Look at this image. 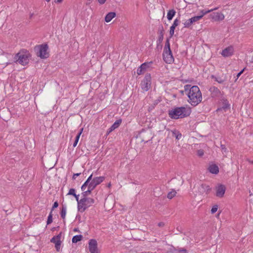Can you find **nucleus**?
I'll return each instance as SVG.
<instances>
[{
    "instance_id": "1",
    "label": "nucleus",
    "mask_w": 253,
    "mask_h": 253,
    "mask_svg": "<svg viewBox=\"0 0 253 253\" xmlns=\"http://www.w3.org/2000/svg\"><path fill=\"white\" fill-rule=\"evenodd\" d=\"M187 95L189 98L188 102L193 106H197L202 101V93L197 85L192 86Z\"/></svg>"
},
{
    "instance_id": "2",
    "label": "nucleus",
    "mask_w": 253,
    "mask_h": 253,
    "mask_svg": "<svg viewBox=\"0 0 253 253\" xmlns=\"http://www.w3.org/2000/svg\"><path fill=\"white\" fill-rule=\"evenodd\" d=\"M191 112L190 108H187L184 107H175L169 111V115L171 119H178L189 116Z\"/></svg>"
},
{
    "instance_id": "3",
    "label": "nucleus",
    "mask_w": 253,
    "mask_h": 253,
    "mask_svg": "<svg viewBox=\"0 0 253 253\" xmlns=\"http://www.w3.org/2000/svg\"><path fill=\"white\" fill-rule=\"evenodd\" d=\"M31 57V54L29 51L25 49L20 50L14 56L15 62L25 66L27 65Z\"/></svg>"
},
{
    "instance_id": "4",
    "label": "nucleus",
    "mask_w": 253,
    "mask_h": 253,
    "mask_svg": "<svg viewBox=\"0 0 253 253\" xmlns=\"http://www.w3.org/2000/svg\"><path fill=\"white\" fill-rule=\"evenodd\" d=\"M94 200L91 198H82L79 202L78 211L81 212H84L86 209L94 203Z\"/></svg>"
},
{
    "instance_id": "5",
    "label": "nucleus",
    "mask_w": 253,
    "mask_h": 253,
    "mask_svg": "<svg viewBox=\"0 0 253 253\" xmlns=\"http://www.w3.org/2000/svg\"><path fill=\"white\" fill-rule=\"evenodd\" d=\"M48 48V45L45 43L36 46L34 47V50L36 52L38 56L42 59H45L49 56V53L47 52Z\"/></svg>"
},
{
    "instance_id": "6",
    "label": "nucleus",
    "mask_w": 253,
    "mask_h": 253,
    "mask_svg": "<svg viewBox=\"0 0 253 253\" xmlns=\"http://www.w3.org/2000/svg\"><path fill=\"white\" fill-rule=\"evenodd\" d=\"M151 84V76L150 74L147 73L145 75L143 81L141 82V88L144 91H148L150 87Z\"/></svg>"
},
{
    "instance_id": "7",
    "label": "nucleus",
    "mask_w": 253,
    "mask_h": 253,
    "mask_svg": "<svg viewBox=\"0 0 253 253\" xmlns=\"http://www.w3.org/2000/svg\"><path fill=\"white\" fill-rule=\"evenodd\" d=\"M105 179L104 176H99L94 177L91 182L89 183L88 187L89 189L92 191L101 182H102Z\"/></svg>"
},
{
    "instance_id": "8",
    "label": "nucleus",
    "mask_w": 253,
    "mask_h": 253,
    "mask_svg": "<svg viewBox=\"0 0 253 253\" xmlns=\"http://www.w3.org/2000/svg\"><path fill=\"white\" fill-rule=\"evenodd\" d=\"M88 249L90 253H99L97 242L95 239H90L88 242Z\"/></svg>"
},
{
    "instance_id": "9",
    "label": "nucleus",
    "mask_w": 253,
    "mask_h": 253,
    "mask_svg": "<svg viewBox=\"0 0 253 253\" xmlns=\"http://www.w3.org/2000/svg\"><path fill=\"white\" fill-rule=\"evenodd\" d=\"M163 59L166 63L171 64L174 61V58L172 52L169 51H164L163 53Z\"/></svg>"
},
{
    "instance_id": "10",
    "label": "nucleus",
    "mask_w": 253,
    "mask_h": 253,
    "mask_svg": "<svg viewBox=\"0 0 253 253\" xmlns=\"http://www.w3.org/2000/svg\"><path fill=\"white\" fill-rule=\"evenodd\" d=\"M61 237V232L60 233L57 235L53 237L50 240V242L51 243L55 244V247L57 252H59L60 249V246L61 243V241L60 240Z\"/></svg>"
},
{
    "instance_id": "11",
    "label": "nucleus",
    "mask_w": 253,
    "mask_h": 253,
    "mask_svg": "<svg viewBox=\"0 0 253 253\" xmlns=\"http://www.w3.org/2000/svg\"><path fill=\"white\" fill-rule=\"evenodd\" d=\"M209 91L212 98L220 97L223 95L221 91L217 87L214 86H211L209 89Z\"/></svg>"
},
{
    "instance_id": "12",
    "label": "nucleus",
    "mask_w": 253,
    "mask_h": 253,
    "mask_svg": "<svg viewBox=\"0 0 253 253\" xmlns=\"http://www.w3.org/2000/svg\"><path fill=\"white\" fill-rule=\"evenodd\" d=\"M164 29L162 25L159 26L158 34L159 35L158 39L157 41V46L160 45L161 47H162V45L161 44L163 39H164Z\"/></svg>"
},
{
    "instance_id": "13",
    "label": "nucleus",
    "mask_w": 253,
    "mask_h": 253,
    "mask_svg": "<svg viewBox=\"0 0 253 253\" xmlns=\"http://www.w3.org/2000/svg\"><path fill=\"white\" fill-rule=\"evenodd\" d=\"M153 63L152 61H150L149 62H145L142 64L137 69V74L138 75H141L143 74L146 70L150 67V65Z\"/></svg>"
},
{
    "instance_id": "14",
    "label": "nucleus",
    "mask_w": 253,
    "mask_h": 253,
    "mask_svg": "<svg viewBox=\"0 0 253 253\" xmlns=\"http://www.w3.org/2000/svg\"><path fill=\"white\" fill-rule=\"evenodd\" d=\"M226 190L225 186L224 185L220 184L216 187V196L221 198L223 197Z\"/></svg>"
},
{
    "instance_id": "15",
    "label": "nucleus",
    "mask_w": 253,
    "mask_h": 253,
    "mask_svg": "<svg viewBox=\"0 0 253 253\" xmlns=\"http://www.w3.org/2000/svg\"><path fill=\"white\" fill-rule=\"evenodd\" d=\"M233 51L232 46H228L222 51L221 55L224 57H229L233 54Z\"/></svg>"
},
{
    "instance_id": "16",
    "label": "nucleus",
    "mask_w": 253,
    "mask_h": 253,
    "mask_svg": "<svg viewBox=\"0 0 253 253\" xmlns=\"http://www.w3.org/2000/svg\"><path fill=\"white\" fill-rule=\"evenodd\" d=\"M187 251L184 248H175L173 247H171L169 249L167 253H187Z\"/></svg>"
},
{
    "instance_id": "17",
    "label": "nucleus",
    "mask_w": 253,
    "mask_h": 253,
    "mask_svg": "<svg viewBox=\"0 0 253 253\" xmlns=\"http://www.w3.org/2000/svg\"><path fill=\"white\" fill-rule=\"evenodd\" d=\"M211 17L215 21L222 20L224 18V15L221 12H213L211 14Z\"/></svg>"
},
{
    "instance_id": "18",
    "label": "nucleus",
    "mask_w": 253,
    "mask_h": 253,
    "mask_svg": "<svg viewBox=\"0 0 253 253\" xmlns=\"http://www.w3.org/2000/svg\"><path fill=\"white\" fill-rule=\"evenodd\" d=\"M209 171L212 173L216 174L219 172V168L215 164L210 165L208 168Z\"/></svg>"
},
{
    "instance_id": "19",
    "label": "nucleus",
    "mask_w": 253,
    "mask_h": 253,
    "mask_svg": "<svg viewBox=\"0 0 253 253\" xmlns=\"http://www.w3.org/2000/svg\"><path fill=\"white\" fill-rule=\"evenodd\" d=\"M116 15V13L114 12H109L105 17V21L107 23L109 22Z\"/></svg>"
},
{
    "instance_id": "20",
    "label": "nucleus",
    "mask_w": 253,
    "mask_h": 253,
    "mask_svg": "<svg viewBox=\"0 0 253 253\" xmlns=\"http://www.w3.org/2000/svg\"><path fill=\"white\" fill-rule=\"evenodd\" d=\"M172 136L175 137L177 140H179L181 138V133L176 129L173 130L172 131Z\"/></svg>"
},
{
    "instance_id": "21",
    "label": "nucleus",
    "mask_w": 253,
    "mask_h": 253,
    "mask_svg": "<svg viewBox=\"0 0 253 253\" xmlns=\"http://www.w3.org/2000/svg\"><path fill=\"white\" fill-rule=\"evenodd\" d=\"M222 108L223 110H226L227 109H229L230 108V104L229 103V102L226 99L223 98L222 99Z\"/></svg>"
},
{
    "instance_id": "22",
    "label": "nucleus",
    "mask_w": 253,
    "mask_h": 253,
    "mask_svg": "<svg viewBox=\"0 0 253 253\" xmlns=\"http://www.w3.org/2000/svg\"><path fill=\"white\" fill-rule=\"evenodd\" d=\"M201 187L202 189V191L203 192H206V193H209L211 190V188L210 187V186L205 184H201Z\"/></svg>"
},
{
    "instance_id": "23",
    "label": "nucleus",
    "mask_w": 253,
    "mask_h": 253,
    "mask_svg": "<svg viewBox=\"0 0 253 253\" xmlns=\"http://www.w3.org/2000/svg\"><path fill=\"white\" fill-rule=\"evenodd\" d=\"M122 123V120L119 119L117 120L110 127L111 130H114L116 128H118Z\"/></svg>"
},
{
    "instance_id": "24",
    "label": "nucleus",
    "mask_w": 253,
    "mask_h": 253,
    "mask_svg": "<svg viewBox=\"0 0 253 253\" xmlns=\"http://www.w3.org/2000/svg\"><path fill=\"white\" fill-rule=\"evenodd\" d=\"M175 13L176 12L173 9L169 10L167 14L168 19L169 20H171L175 15Z\"/></svg>"
},
{
    "instance_id": "25",
    "label": "nucleus",
    "mask_w": 253,
    "mask_h": 253,
    "mask_svg": "<svg viewBox=\"0 0 253 253\" xmlns=\"http://www.w3.org/2000/svg\"><path fill=\"white\" fill-rule=\"evenodd\" d=\"M83 236L82 235H77L73 236L72 238V243H77L78 242L81 241L83 239Z\"/></svg>"
},
{
    "instance_id": "26",
    "label": "nucleus",
    "mask_w": 253,
    "mask_h": 253,
    "mask_svg": "<svg viewBox=\"0 0 253 253\" xmlns=\"http://www.w3.org/2000/svg\"><path fill=\"white\" fill-rule=\"evenodd\" d=\"M83 128H82L80 129V131L78 132V134L76 136V138H75L74 143L73 144L74 147H75L77 146V145L78 143L80 137L82 133L83 132Z\"/></svg>"
},
{
    "instance_id": "27",
    "label": "nucleus",
    "mask_w": 253,
    "mask_h": 253,
    "mask_svg": "<svg viewBox=\"0 0 253 253\" xmlns=\"http://www.w3.org/2000/svg\"><path fill=\"white\" fill-rule=\"evenodd\" d=\"M211 78L212 79H214L216 82H217L219 84H222L225 81V79H222L220 77H216L213 75H211Z\"/></svg>"
},
{
    "instance_id": "28",
    "label": "nucleus",
    "mask_w": 253,
    "mask_h": 253,
    "mask_svg": "<svg viewBox=\"0 0 253 253\" xmlns=\"http://www.w3.org/2000/svg\"><path fill=\"white\" fill-rule=\"evenodd\" d=\"M66 207L65 206L63 205L61 210V212H60L61 217L62 218V219H65V216H66Z\"/></svg>"
},
{
    "instance_id": "29",
    "label": "nucleus",
    "mask_w": 253,
    "mask_h": 253,
    "mask_svg": "<svg viewBox=\"0 0 253 253\" xmlns=\"http://www.w3.org/2000/svg\"><path fill=\"white\" fill-rule=\"evenodd\" d=\"M92 192V190L90 189H89V187H88L87 190L85 191V190L83 191V192L82 193V195L83 198H87V196L90 194Z\"/></svg>"
},
{
    "instance_id": "30",
    "label": "nucleus",
    "mask_w": 253,
    "mask_h": 253,
    "mask_svg": "<svg viewBox=\"0 0 253 253\" xmlns=\"http://www.w3.org/2000/svg\"><path fill=\"white\" fill-rule=\"evenodd\" d=\"M170 50V43H169V38H167L166 42V44L165 45L164 51H169Z\"/></svg>"
},
{
    "instance_id": "31",
    "label": "nucleus",
    "mask_w": 253,
    "mask_h": 253,
    "mask_svg": "<svg viewBox=\"0 0 253 253\" xmlns=\"http://www.w3.org/2000/svg\"><path fill=\"white\" fill-rule=\"evenodd\" d=\"M176 192L175 190H172L168 194L167 197L169 199H171L173 197L175 196Z\"/></svg>"
},
{
    "instance_id": "32",
    "label": "nucleus",
    "mask_w": 253,
    "mask_h": 253,
    "mask_svg": "<svg viewBox=\"0 0 253 253\" xmlns=\"http://www.w3.org/2000/svg\"><path fill=\"white\" fill-rule=\"evenodd\" d=\"M213 9H211V10H205L203 9L200 11L201 14L199 16H201V19L202 17L206 15V14L212 11Z\"/></svg>"
},
{
    "instance_id": "33",
    "label": "nucleus",
    "mask_w": 253,
    "mask_h": 253,
    "mask_svg": "<svg viewBox=\"0 0 253 253\" xmlns=\"http://www.w3.org/2000/svg\"><path fill=\"white\" fill-rule=\"evenodd\" d=\"M52 222V211H51L48 217H47L46 224H47V225H49V224H51Z\"/></svg>"
},
{
    "instance_id": "34",
    "label": "nucleus",
    "mask_w": 253,
    "mask_h": 253,
    "mask_svg": "<svg viewBox=\"0 0 253 253\" xmlns=\"http://www.w3.org/2000/svg\"><path fill=\"white\" fill-rule=\"evenodd\" d=\"M89 183H90L89 182L86 180L85 181V182L82 185V186L81 187V190L83 191H84L86 189V187L87 186H88Z\"/></svg>"
},
{
    "instance_id": "35",
    "label": "nucleus",
    "mask_w": 253,
    "mask_h": 253,
    "mask_svg": "<svg viewBox=\"0 0 253 253\" xmlns=\"http://www.w3.org/2000/svg\"><path fill=\"white\" fill-rule=\"evenodd\" d=\"M175 27L171 26V27H170V30H169V35H170V38H171L173 35H174V30H175Z\"/></svg>"
},
{
    "instance_id": "36",
    "label": "nucleus",
    "mask_w": 253,
    "mask_h": 253,
    "mask_svg": "<svg viewBox=\"0 0 253 253\" xmlns=\"http://www.w3.org/2000/svg\"><path fill=\"white\" fill-rule=\"evenodd\" d=\"M218 209V206L217 205H214L212 207V208L211 209V213H214L216 212Z\"/></svg>"
},
{
    "instance_id": "37",
    "label": "nucleus",
    "mask_w": 253,
    "mask_h": 253,
    "mask_svg": "<svg viewBox=\"0 0 253 253\" xmlns=\"http://www.w3.org/2000/svg\"><path fill=\"white\" fill-rule=\"evenodd\" d=\"M191 18L193 20L194 23H195V22L200 20L201 19V16L198 15V16H194V17H192Z\"/></svg>"
},
{
    "instance_id": "38",
    "label": "nucleus",
    "mask_w": 253,
    "mask_h": 253,
    "mask_svg": "<svg viewBox=\"0 0 253 253\" xmlns=\"http://www.w3.org/2000/svg\"><path fill=\"white\" fill-rule=\"evenodd\" d=\"M191 25V23L188 19L184 23L185 28H189Z\"/></svg>"
},
{
    "instance_id": "39",
    "label": "nucleus",
    "mask_w": 253,
    "mask_h": 253,
    "mask_svg": "<svg viewBox=\"0 0 253 253\" xmlns=\"http://www.w3.org/2000/svg\"><path fill=\"white\" fill-rule=\"evenodd\" d=\"M76 194L75 193V189L74 188H71L69 192L68 193V195H73V196Z\"/></svg>"
},
{
    "instance_id": "40",
    "label": "nucleus",
    "mask_w": 253,
    "mask_h": 253,
    "mask_svg": "<svg viewBox=\"0 0 253 253\" xmlns=\"http://www.w3.org/2000/svg\"><path fill=\"white\" fill-rule=\"evenodd\" d=\"M191 85L190 84H186L184 85V91H190V88H191Z\"/></svg>"
},
{
    "instance_id": "41",
    "label": "nucleus",
    "mask_w": 253,
    "mask_h": 253,
    "mask_svg": "<svg viewBox=\"0 0 253 253\" xmlns=\"http://www.w3.org/2000/svg\"><path fill=\"white\" fill-rule=\"evenodd\" d=\"M179 20H178L177 19H175L173 22V23L172 24V25L171 26L175 28L176 26H177L179 25Z\"/></svg>"
},
{
    "instance_id": "42",
    "label": "nucleus",
    "mask_w": 253,
    "mask_h": 253,
    "mask_svg": "<svg viewBox=\"0 0 253 253\" xmlns=\"http://www.w3.org/2000/svg\"><path fill=\"white\" fill-rule=\"evenodd\" d=\"M246 69V68H244V69H243L241 71H240L237 75L236 76V79L235 80V82H236V81L237 80V79L239 78V77L243 73L244 71H245V70Z\"/></svg>"
},
{
    "instance_id": "43",
    "label": "nucleus",
    "mask_w": 253,
    "mask_h": 253,
    "mask_svg": "<svg viewBox=\"0 0 253 253\" xmlns=\"http://www.w3.org/2000/svg\"><path fill=\"white\" fill-rule=\"evenodd\" d=\"M220 147L223 153H226L227 152V148L225 145L221 144Z\"/></svg>"
},
{
    "instance_id": "44",
    "label": "nucleus",
    "mask_w": 253,
    "mask_h": 253,
    "mask_svg": "<svg viewBox=\"0 0 253 253\" xmlns=\"http://www.w3.org/2000/svg\"><path fill=\"white\" fill-rule=\"evenodd\" d=\"M197 154L200 157L203 156L204 154V150L202 149L199 150L197 152Z\"/></svg>"
},
{
    "instance_id": "45",
    "label": "nucleus",
    "mask_w": 253,
    "mask_h": 253,
    "mask_svg": "<svg viewBox=\"0 0 253 253\" xmlns=\"http://www.w3.org/2000/svg\"><path fill=\"white\" fill-rule=\"evenodd\" d=\"M58 207V203L57 201H56L54 203L52 209L51 211H52L54 209L57 208Z\"/></svg>"
},
{
    "instance_id": "46",
    "label": "nucleus",
    "mask_w": 253,
    "mask_h": 253,
    "mask_svg": "<svg viewBox=\"0 0 253 253\" xmlns=\"http://www.w3.org/2000/svg\"><path fill=\"white\" fill-rule=\"evenodd\" d=\"M81 174V173H74L73 175V177H72V179L73 180H75L77 176H79V175H80V174Z\"/></svg>"
},
{
    "instance_id": "47",
    "label": "nucleus",
    "mask_w": 253,
    "mask_h": 253,
    "mask_svg": "<svg viewBox=\"0 0 253 253\" xmlns=\"http://www.w3.org/2000/svg\"><path fill=\"white\" fill-rule=\"evenodd\" d=\"M74 196L75 197L76 200V201L78 202V207L79 206V202H80V200H79V195L75 194Z\"/></svg>"
},
{
    "instance_id": "48",
    "label": "nucleus",
    "mask_w": 253,
    "mask_h": 253,
    "mask_svg": "<svg viewBox=\"0 0 253 253\" xmlns=\"http://www.w3.org/2000/svg\"><path fill=\"white\" fill-rule=\"evenodd\" d=\"M92 174H91L88 177V178L87 179V181L90 182L92 180Z\"/></svg>"
},
{
    "instance_id": "49",
    "label": "nucleus",
    "mask_w": 253,
    "mask_h": 253,
    "mask_svg": "<svg viewBox=\"0 0 253 253\" xmlns=\"http://www.w3.org/2000/svg\"><path fill=\"white\" fill-rule=\"evenodd\" d=\"M98 2L100 4H104L105 1H106V0H97Z\"/></svg>"
},
{
    "instance_id": "50",
    "label": "nucleus",
    "mask_w": 253,
    "mask_h": 253,
    "mask_svg": "<svg viewBox=\"0 0 253 253\" xmlns=\"http://www.w3.org/2000/svg\"><path fill=\"white\" fill-rule=\"evenodd\" d=\"M158 225L160 227H163L165 225V223L163 222H160L158 223Z\"/></svg>"
},
{
    "instance_id": "51",
    "label": "nucleus",
    "mask_w": 253,
    "mask_h": 253,
    "mask_svg": "<svg viewBox=\"0 0 253 253\" xmlns=\"http://www.w3.org/2000/svg\"><path fill=\"white\" fill-rule=\"evenodd\" d=\"M113 130H111V128L110 127L108 130H107V133L108 134H109L110 132H111Z\"/></svg>"
},
{
    "instance_id": "52",
    "label": "nucleus",
    "mask_w": 253,
    "mask_h": 253,
    "mask_svg": "<svg viewBox=\"0 0 253 253\" xmlns=\"http://www.w3.org/2000/svg\"><path fill=\"white\" fill-rule=\"evenodd\" d=\"M190 22L191 23V24H192L193 23H194V22H193V20H192V19L191 18L190 19H188Z\"/></svg>"
},
{
    "instance_id": "53",
    "label": "nucleus",
    "mask_w": 253,
    "mask_h": 253,
    "mask_svg": "<svg viewBox=\"0 0 253 253\" xmlns=\"http://www.w3.org/2000/svg\"><path fill=\"white\" fill-rule=\"evenodd\" d=\"M222 109H223V108H222V107L221 108H218L217 110H216V112H218L220 110H221Z\"/></svg>"
},
{
    "instance_id": "54",
    "label": "nucleus",
    "mask_w": 253,
    "mask_h": 253,
    "mask_svg": "<svg viewBox=\"0 0 253 253\" xmlns=\"http://www.w3.org/2000/svg\"><path fill=\"white\" fill-rule=\"evenodd\" d=\"M34 15V13H31L30 15V19H31Z\"/></svg>"
},
{
    "instance_id": "55",
    "label": "nucleus",
    "mask_w": 253,
    "mask_h": 253,
    "mask_svg": "<svg viewBox=\"0 0 253 253\" xmlns=\"http://www.w3.org/2000/svg\"><path fill=\"white\" fill-rule=\"evenodd\" d=\"M63 0H57V2L60 3Z\"/></svg>"
},
{
    "instance_id": "56",
    "label": "nucleus",
    "mask_w": 253,
    "mask_h": 253,
    "mask_svg": "<svg viewBox=\"0 0 253 253\" xmlns=\"http://www.w3.org/2000/svg\"><path fill=\"white\" fill-rule=\"evenodd\" d=\"M249 161V163H250L251 164H253V161H251V160H248Z\"/></svg>"
},
{
    "instance_id": "57",
    "label": "nucleus",
    "mask_w": 253,
    "mask_h": 253,
    "mask_svg": "<svg viewBox=\"0 0 253 253\" xmlns=\"http://www.w3.org/2000/svg\"><path fill=\"white\" fill-rule=\"evenodd\" d=\"M111 183H108V187H111Z\"/></svg>"
},
{
    "instance_id": "58",
    "label": "nucleus",
    "mask_w": 253,
    "mask_h": 253,
    "mask_svg": "<svg viewBox=\"0 0 253 253\" xmlns=\"http://www.w3.org/2000/svg\"><path fill=\"white\" fill-rule=\"evenodd\" d=\"M47 2H49L50 0H45Z\"/></svg>"
},
{
    "instance_id": "59",
    "label": "nucleus",
    "mask_w": 253,
    "mask_h": 253,
    "mask_svg": "<svg viewBox=\"0 0 253 253\" xmlns=\"http://www.w3.org/2000/svg\"><path fill=\"white\" fill-rule=\"evenodd\" d=\"M74 230L75 231H77V229H75Z\"/></svg>"
}]
</instances>
